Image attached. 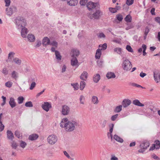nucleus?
Instances as JSON below:
<instances>
[{
  "instance_id": "obj_1",
  "label": "nucleus",
  "mask_w": 160,
  "mask_h": 160,
  "mask_svg": "<svg viewBox=\"0 0 160 160\" xmlns=\"http://www.w3.org/2000/svg\"><path fill=\"white\" fill-rule=\"evenodd\" d=\"M60 124V127L64 128L66 131L71 132L75 129V127L77 126L78 123L75 121H69L67 118H65L62 119Z\"/></svg>"
},
{
  "instance_id": "obj_2",
  "label": "nucleus",
  "mask_w": 160,
  "mask_h": 160,
  "mask_svg": "<svg viewBox=\"0 0 160 160\" xmlns=\"http://www.w3.org/2000/svg\"><path fill=\"white\" fill-rule=\"evenodd\" d=\"M16 24L18 29L24 28L27 23L26 20L23 17H18L16 19Z\"/></svg>"
},
{
  "instance_id": "obj_3",
  "label": "nucleus",
  "mask_w": 160,
  "mask_h": 160,
  "mask_svg": "<svg viewBox=\"0 0 160 160\" xmlns=\"http://www.w3.org/2000/svg\"><path fill=\"white\" fill-rule=\"evenodd\" d=\"M102 15V12L100 10H98L92 14L91 12L88 13L87 16L90 19L97 20L99 19Z\"/></svg>"
},
{
  "instance_id": "obj_4",
  "label": "nucleus",
  "mask_w": 160,
  "mask_h": 160,
  "mask_svg": "<svg viewBox=\"0 0 160 160\" xmlns=\"http://www.w3.org/2000/svg\"><path fill=\"white\" fill-rule=\"evenodd\" d=\"M132 66L131 62L128 59L124 60L122 64V67L123 70L126 72L130 71L132 68Z\"/></svg>"
},
{
  "instance_id": "obj_5",
  "label": "nucleus",
  "mask_w": 160,
  "mask_h": 160,
  "mask_svg": "<svg viewBox=\"0 0 160 160\" xmlns=\"http://www.w3.org/2000/svg\"><path fill=\"white\" fill-rule=\"evenodd\" d=\"M150 145L149 142L147 141L141 143L139 146L140 148L138 151V152L143 153L149 146Z\"/></svg>"
},
{
  "instance_id": "obj_6",
  "label": "nucleus",
  "mask_w": 160,
  "mask_h": 160,
  "mask_svg": "<svg viewBox=\"0 0 160 160\" xmlns=\"http://www.w3.org/2000/svg\"><path fill=\"white\" fill-rule=\"evenodd\" d=\"M48 142L51 145L54 144L58 140L57 137L54 135H49L47 138Z\"/></svg>"
},
{
  "instance_id": "obj_7",
  "label": "nucleus",
  "mask_w": 160,
  "mask_h": 160,
  "mask_svg": "<svg viewBox=\"0 0 160 160\" xmlns=\"http://www.w3.org/2000/svg\"><path fill=\"white\" fill-rule=\"evenodd\" d=\"M70 108L66 105H63L62 106L61 113L63 115H67L70 112Z\"/></svg>"
},
{
  "instance_id": "obj_8",
  "label": "nucleus",
  "mask_w": 160,
  "mask_h": 160,
  "mask_svg": "<svg viewBox=\"0 0 160 160\" xmlns=\"http://www.w3.org/2000/svg\"><path fill=\"white\" fill-rule=\"evenodd\" d=\"M42 107L43 110L48 112L51 108L52 106L50 103L48 102H44L42 105Z\"/></svg>"
},
{
  "instance_id": "obj_9",
  "label": "nucleus",
  "mask_w": 160,
  "mask_h": 160,
  "mask_svg": "<svg viewBox=\"0 0 160 160\" xmlns=\"http://www.w3.org/2000/svg\"><path fill=\"white\" fill-rule=\"evenodd\" d=\"M131 103V101L128 99H124L122 102V106L125 108L129 106Z\"/></svg>"
},
{
  "instance_id": "obj_10",
  "label": "nucleus",
  "mask_w": 160,
  "mask_h": 160,
  "mask_svg": "<svg viewBox=\"0 0 160 160\" xmlns=\"http://www.w3.org/2000/svg\"><path fill=\"white\" fill-rule=\"evenodd\" d=\"M97 3L91 2H89L87 4V7L89 10H90L92 8L96 7Z\"/></svg>"
},
{
  "instance_id": "obj_11",
  "label": "nucleus",
  "mask_w": 160,
  "mask_h": 160,
  "mask_svg": "<svg viewBox=\"0 0 160 160\" xmlns=\"http://www.w3.org/2000/svg\"><path fill=\"white\" fill-rule=\"evenodd\" d=\"M80 54L78 50L76 49H73L71 51L72 57V58L78 57Z\"/></svg>"
},
{
  "instance_id": "obj_12",
  "label": "nucleus",
  "mask_w": 160,
  "mask_h": 160,
  "mask_svg": "<svg viewBox=\"0 0 160 160\" xmlns=\"http://www.w3.org/2000/svg\"><path fill=\"white\" fill-rule=\"evenodd\" d=\"M50 40L47 37H44L42 40V44L43 46H47L49 45Z\"/></svg>"
},
{
  "instance_id": "obj_13",
  "label": "nucleus",
  "mask_w": 160,
  "mask_h": 160,
  "mask_svg": "<svg viewBox=\"0 0 160 160\" xmlns=\"http://www.w3.org/2000/svg\"><path fill=\"white\" fill-rule=\"evenodd\" d=\"M153 77L154 80L157 83L160 82V74L153 72Z\"/></svg>"
},
{
  "instance_id": "obj_14",
  "label": "nucleus",
  "mask_w": 160,
  "mask_h": 160,
  "mask_svg": "<svg viewBox=\"0 0 160 160\" xmlns=\"http://www.w3.org/2000/svg\"><path fill=\"white\" fill-rule=\"evenodd\" d=\"M71 64L73 66H77V67H78V61L76 57L72 58L71 60Z\"/></svg>"
},
{
  "instance_id": "obj_15",
  "label": "nucleus",
  "mask_w": 160,
  "mask_h": 160,
  "mask_svg": "<svg viewBox=\"0 0 160 160\" xmlns=\"http://www.w3.org/2000/svg\"><path fill=\"white\" fill-rule=\"evenodd\" d=\"M21 29V35L23 38H25L26 37L27 34L28 32V29L25 27Z\"/></svg>"
},
{
  "instance_id": "obj_16",
  "label": "nucleus",
  "mask_w": 160,
  "mask_h": 160,
  "mask_svg": "<svg viewBox=\"0 0 160 160\" xmlns=\"http://www.w3.org/2000/svg\"><path fill=\"white\" fill-rule=\"evenodd\" d=\"M9 104L12 108H14L16 106V104L15 102V99L12 97L10 99Z\"/></svg>"
},
{
  "instance_id": "obj_17",
  "label": "nucleus",
  "mask_w": 160,
  "mask_h": 160,
  "mask_svg": "<svg viewBox=\"0 0 160 160\" xmlns=\"http://www.w3.org/2000/svg\"><path fill=\"white\" fill-rule=\"evenodd\" d=\"M88 73L86 71H83L80 76L81 79L86 81L88 78Z\"/></svg>"
},
{
  "instance_id": "obj_18",
  "label": "nucleus",
  "mask_w": 160,
  "mask_h": 160,
  "mask_svg": "<svg viewBox=\"0 0 160 160\" xmlns=\"http://www.w3.org/2000/svg\"><path fill=\"white\" fill-rule=\"evenodd\" d=\"M27 37L28 40L30 42H34L35 41V37L33 34H28L27 35Z\"/></svg>"
},
{
  "instance_id": "obj_19",
  "label": "nucleus",
  "mask_w": 160,
  "mask_h": 160,
  "mask_svg": "<svg viewBox=\"0 0 160 160\" xmlns=\"http://www.w3.org/2000/svg\"><path fill=\"white\" fill-rule=\"evenodd\" d=\"M7 138L8 139L12 140L14 138L13 133L11 131L8 130L7 132Z\"/></svg>"
},
{
  "instance_id": "obj_20",
  "label": "nucleus",
  "mask_w": 160,
  "mask_h": 160,
  "mask_svg": "<svg viewBox=\"0 0 160 160\" xmlns=\"http://www.w3.org/2000/svg\"><path fill=\"white\" fill-rule=\"evenodd\" d=\"M100 79V76L99 74H96L94 75L93 80L94 82L97 83Z\"/></svg>"
},
{
  "instance_id": "obj_21",
  "label": "nucleus",
  "mask_w": 160,
  "mask_h": 160,
  "mask_svg": "<svg viewBox=\"0 0 160 160\" xmlns=\"http://www.w3.org/2000/svg\"><path fill=\"white\" fill-rule=\"evenodd\" d=\"M38 137V135L36 134H33L29 135L28 139L31 141L36 140Z\"/></svg>"
},
{
  "instance_id": "obj_22",
  "label": "nucleus",
  "mask_w": 160,
  "mask_h": 160,
  "mask_svg": "<svg viewBox=\"0 0 160 160\" xmlns=\"http://www.w3.org/2000/svg\"><path fill=\"white\" fill-rule=\"evenodd\" d=\"M106 76L108 78L111 79L115 78L116 75L114 73L112 72H109L107 74Z\"/></svg>"
},
{
  "instance_id": "obj_23",
  "label": "nucleus",
  "mask_w": 160,
  "mask_h": 160,
  "mask_svg": "<svg viewBox=\"0 0 160 160\" xmlns=\"http://www.w3.org/2000/svg\"><path fill=\"white\" fill-rule=\"evenodd\" d=\"M91 101L94 104H97L99 102L98 97L95 96H92L91 98Z\"/></svg>"
},
{
  "instance_id": "obj_24",
  "label": "nucleus",
  "mask_w": 160,
  "mask_h": 160,
  "mask_svg": "<svg viewBox=\"0 0 160 160\" xmlns=\"http://www.w3.org/2000/svg\"><path fill=\"white\" fill-rule=\"evenodd\" d=\"M132 103L140 107H143L144 105L140 102V101L137 99L133 100L132 101Z\"/></svg>"
},
{
  "instance_id": "obj_25",
  "label": "nucleus",
  "mask_w": 160,
  "mask_h": 160,
  "mask_svg": "<svg viewBox=\"0 0 160 160\" xmlns=\"http://www.w3.org/2000/svg\"><path fill=\"white\" fill-rule=\"evenodd\" d=\"M78 1L77 0H70L67 2L68 4L71 6H74L77 5Z\"/></svg>"
},
{
  "instance_id": "obj_26",
  "label": "nucleus",
  "mask_w": 160,
  "mask_h": 160,
  "mask_svg": "<svg viewBox=\"0 0 160 160\" xmlns=\"http://www.w3.org/2000/svg\"><path fill=\"white\" fill-rule=\"evenodd\" d=\"M55 55L56 56V57L57 59V60L58 62L60 61L62 59V56L60 55V52L58 51H55Z\"/></svg>"
},
{
  "instance_id": "obj_27",
  "label": "nucleus",
  "mask_w": 160,
  "mask_h": 160,
  "mask_svg": "<svg viewBox=\"0 0 160 160\" xmlns=\"http://www.w3.org/2000/svg\"><path fill=\"white\" fill-rule=\"evenodd\" d=\"M113 138L116 141L122 143L123 142V140L122 139L116 135H115L114 136Z\"/></svg>"
},
{
  "instance_id": "obj_28",
  "label": "nucleus",
  "mask_w": 160,
  "mask_h": 160,
  "mask_svg": "<svg viewBox=\"0 0 160 160\" xmlns=\"http://www.w3.org/2000/svg\"><path fill=\"white\" fill-rule=\"evenodd\" d=\"M6 11L7 14L9 16L11 15L13 12V11L12 8H7Z\"/></svg>"
},
{
  "instance_id": "obj_29",
  "label": "nucleus",
  "mask_w": 160,
  "mask_h": 160,
  "mask_svg": "<svg viewBox=\"0 0 160 160\" xmlns=\"http://www.w3.org/2000/svg\"><path fill=\"white\" fill-rule=\"evenodd\" d=\"M101 54V52L100 49H98L97 50L95 55V58L96 59H99Z\"/></svg>"
},
{
  "instance_id": "obj_30",
  "label": "nucleus",
  "mask_w": 160,
  "mask_h": 160,
  "mask_svg": "<svg viewBox=\"0 0 160 160\" xmlns=\"http://www.w3.org/2000/svg\"><path fill=\"white\" fill-rule=\"evenodd\" d=\"M122 106L120 105L117 106L114 110V111L116 112H119L122 110Z\"/></svg>"
},
{
  "instance_id": "obj_31",
  "label": "nucleus",
  "mask_w": 160,
  "mask_h": 160,
  "mask_svg": "<svg viewBox=\"0 0 160 160\" xmlns=\"http://www.w3.org/2000/svg\"><path fill=\"white\" fill-rule=\"evenodd\" d=\"M86 85V83L84 81H81L80 83V89L82 90L83 89Z\"/></svg>"
},
{
  "instance_id": "obj_32",
  "label": "nucleus",
  "mask_w": 160,
  "mask_h": 160,
  "mask_svg": "<svg viewBox=\"0 0 160 160\" xmlns=\"http://www.w3.org/2000/svg\"><path fill=\"white\" fill-rule=\"evenodd\" d=\"M124 19L127 22H131L132 21V17L130 14H128L126 17Z\"/></svg>"
},
{
  "instance_id": "obj_33",
  "label": "nucleus",
  "mask_w": 160,
  "mask_h": 160,
  "mask_svg": "<svg viewBox=\"0 0 160 160\" xmlns=\"http://www.w3.org/2000/svg\"><path fill=\"white\" fill-rule=\"evenodd\" d=\"M19 142L20 146L22 148H24L27 145V143L23 141H20Z\"/></svg>"
},
{
  "instance_id": "obj_34",
  "label": "nucleus",
  "mask_w": 160,
  "mask_h": 160,
  "mask_svg": "<svg viewBox=\"0 0 160 160\" xmlns=\"http://www.w3.org/2000/svg\"><path fill=\"white\" fill-rule=\"evenodd\" d=\"M11 76L12 78L16 80L18 77V73L15 71H13L11 73Z\"/></svg>"
},
{
  "instance_id": "obj_35",
  "label": "nucleus",
  "mask_w": 160,
  "mask_h": 160,
  "mask_svg": "<svg viewBox=\"0 0 160 160\" xmlns=\"http://www.w3.org/2000/svg\"><path fill=\"white\" fill-rule=\"evenodd\" d=\"M99 47H101L100 49L101 50H104L106 49L107 47V44L106 43H104L103 44H101L99 45Z\"/></svg>"
},
{
  "instance_id": "obj_36",
  "label": "nucleus",
  "mask_w": 160,
  "mask_h": 160,
  "mask_svg": "<svg viewBox=\"0 0 160 160\" xmlns=\"http://www.w3.org/2000/svg\"><path fill=\"white\" fill-rule=\"evenodd\" d=\"M13 61L16 64L20 65L21 63V61L18 58H15L13 59Z\"/></svg>"
},
{
  "instance_id": "obj_37",
  "label": "nucleus",
  "mask_w": 160,
  "mask_h": 160,
  "mask_svg": "<svg viewBox=\"0 0 160 160\" xmlns=\"http://www.w3.org/2000/svg\"><path fill=\"white\" fill-rule=\"evenodd\" d=\"M24 100V98L22 96H20L17 99L18 103V104H22L23 103Z\"/></svg>"
},
{
  "instance_id": "obj_38",
  "label": "nucleus",
  "mask_w": 160,
  "mask_h": 160,
  "mask_svg": "<svg viewBox=\"0 0 160 160\" xmlns=\"http://www.w3.org/2000/svg\"><path fill=\"white\" fill-rule=\"evenodd\" d=\"M107 122V121L106 120H104L102 121L100 123L101 127L102 128H105Z\"/></svg>"
},
{
  "instance_id": "obj_39",
  "label": "nucleus",
  "mask_w": 160,
  "mask_h": 160,
  "mask_svg": "<svg viewBox=\"0 0 160 160\" xmlns=\"http://www.w3.org/2000/svg\"><path fill=\"white\" fill-rule=\"evenodd\" d=\"M155 144L156 149H159L160 148V142L159 141L157 140L155 141Z\"/></svg>"
},
{
  "instance_id": "obj_40",
  "label": "nucleus",
  "mask_w": 160,
  "mask_h": 160,
  "mask_svg": "<svg viewBox=\"0 0 160 160\" xmlns=\"http://www.w3.org/2000/svg\"><path fill=\"white\" fill-rule=\"evenodd\" d=\"M142 48L143 49V55L144 56H145L146 55V54H147L146 52H145V51H146V48H147V46H146V45H145L144 44H143L142 45Z\"/></svg>"
},
{
  "instance_id": "obj_41",
  "label": "nucleus",
  "mask_w": 160,
  "mask_h": 160,
  "mask_svg": "<svg viewBox=\"0 0 160 160\" xmlns=\"http://www.w3.org/2000/svg\"><path fill=\"white\" fill-rule=\"evenodd\" d=\"M114 51L117 52L118 53L120 54L122 53V49L120 48H115L114 49Z\"/></svg>"
},
{
  "instance_id": "obj_42",
  "label": "nucleus",
  "mask_w": 160,
  "mask_h": 160,
  "mask_svg": "<svg viewBox=\"0 0 160 160\" xmlns=\"http://www.w3.org/2000/svg\"><path fill=\"white\" fill-rule=\"evenodd\" d=\"M2 72L5 75H8L9 72L8 70L6 68H3Z\"/></svg>"
},
{
  "instance_id": "obj_43",
  "label": "nucleus",
  "mask_w": 160,
  "mask_h": 160,
  "mask_svg": "<svg viewBox=\"0 0 160 160\" xmlns=\"http://www.w3.org/2000/svg\"><path fill=\"white\" fill-rule=\"evenodd\" d=\"M25 105L26 107H33V104L31 101L27 102Z\"/></svg>"
},
{
  "instance_id": "obj_44",
  "label": "nucleus",
  "mask_w": 160,
  "mask_h": 160,
  "mask_svg": "<svg viewBox=\"0 0 160 160\" xmlns=\"http://www.w3.org/2000/svg\"><path fill=\"white\" fill-rule=\"evenodd\" d=\"M12 85V82L10 81H8L5 83V86L8 88H11Z\"/></svg>"
},
{
  "instance_id": "obj_45",
  "label": "nucleus",
  "mask_w": 160,
  "mask_h": 160,
  "mask_svg": "<svg viewBox=\"0 0 160 160\" xmlns=\"http://www.w3.org/2000/svg\"><path fill=\"white\" fill-rule=\"evenodd\" d=\"M71 85L73 87L74 90H77L78 89L79 85L78 83H72Z\"/></svg>"
},
{
  "instance_id": "obj_46",
  "label": "nucleus",
  "mask_w": 160,
  "mask_h": 160,
  "mask_svg": "<svg viewBox=\"0 0 160 160\" xmlns=\"http://www.w3.org/2000/svg\"><path fill=\"white\" fill-rule=\"evenodd\" d=\"M84 97L82 95L81 96L80 98V103L82 104H84Z\"/></svg>"
},
{
  "instance_id": "obj_47",
  "label": "nucleus",
  "mask_w": 160,
  "mask_h": 160,
  "mask_svg": "<svg viewBox=\"0 0 160 160\" xmlns=\"http://www.w3.org/2000/svg\"><path fill=\"white\" fill-rule=\"evenodd\" d=\"M117 18L119 21H121L123 18L122 15L121 14H118L117 15Z\"/></svg>"
},
{
  "instance_id": "obj_48",
  "label": "nucleus",
  "mask_w": 160,
  "mask_h": 160,
  "mask_svg": "<svg viewBox=\"0 0 160 160\" xmlns=\"http://www.w3.org/2000/svg\"><path fill=\"white\" fill-rule=\"evenodd\" d=\"M126 49L129 52H133V50L131 47L129 45H127L126 47Z\"/></svg>"
},
{
  "instance_id": "obj_49",
  "label": "nucleus",
  "mask_w": 160,
  "mask_h": 160,
  "mask_svg": "<svg viewBox=\"0 0 160 160\" xmlns=\"http://www.w3.org/2000/svg\"><path fill=\"white\" fill-rule=\"evenodd\" d=\"M118 114H117L114 115H112L111 117V120L112 121H114L116 120L117 118H118Z\"/></svg>"
},
{
  "instance_id": "obj_50",
  "label": "nucleus",
  "mask_w": 160,
  "mask_h": 160,
  "mask_svg": "<svg viewBox=\"0 0 160 160\" xmlns=\"http://www.w3.org/2000/svg\"><path fill=\"white\" fill-rule=\"evenodd\" d=\"M134 2V0H127L126 3L129 6L132 5Z\"/></svg>"
},
{
  "instance_id": "obj_51",
  "label": "nucleus",
  "mask_w": 160,
  "mask_h": 160,
  "mask_svg": "<svg viewBox=\"0 0 160 160\" xmlns=\"http://www.w3.org/2000/svg\"><path fill=\"white\" fill-rule=\"evenodd\" d=\"M11 146L13 148H14V149H16L17 148L18 145L15 142L13 141L12 142Z\"/></svg>"
},
{
  "instance_id": "obj_52",
  "label": "nucleus",
  "mask_w": 160,
  "mask_h": 160,
  "mask_svg": "<svg viewBox=\"0 0 160 160\" xmlns=\"http://www.w3.org/2000/svg\"><path fill=\"white\" fill-rule=\"evenodd\" d=\"M15 135L18 138H20L21 135L20 132L18 131H16L15 132Z\"/></svg>"
},
{
  "instance_id": "obj_53",
  "label": "nucleus",
  "mask_w": 160,
  "mask_h": 160,
  "mask_svg": "<svg viewBox=\"0 0 160 160\" xmlns=\"http://www.w3.org/2000/svg\"><path fill=\"white\" fill-rule=\"evenodd\" d=\"M131 85L137 88H143V87H142V86H141L140 85H139L138 84L136 83H131Z\"/></svg>"
},
{
  "instance_id": "obj_54",
  "label": "nucleus",
  "mask_w": 160,
  "mask_h": 160,
  "mask_svg": "<svg viewBox=\"0 0 160 160\" xmlns=\"http://www.w3.org/2000/svg\"><path fill=\"white\" fill-rule=\"evenodd\" d=\"M49 45L57 47L58 46V43L55 41H53L52 42H50Z\"/></svg>"
},
{
  "instance_id": "obj_55",
  "label": "nucleus",
  "mask_w": 160,
  "mask_h": 160,
  "mask_svg": "<svg viewBox=\"0 0 160 160\" xmlns=\"http://www.w3.org/2000/svg\"><path fill=\"white\" fill-rule=\"evenodd\" d=\"M109 11L112 13H114L117 12L115 8H109Z\"/></svg>"
},
{
  "instance_id": "obj_56",
  "label": "nucleus",
  "mask_w": 160,
  "mask_h": 160,
  "mask_svg": "<svg viewBox=\"0 0 160 160\" xmlns=\"http://www.w3.org/2000/svg\"><path fill=\"white\" fill-rule=\"evenodd\" d=\"M36 85V83L35 82H32L30 85V89L32 90L35 87Z\"/></svg>"
},
{
  "instance_id": "obj_57",
  "label": "nucleus",
  "mask_w": 160,
  "mask_h": 160,
  "mask_svg": "<svg viewBox=\"0 0 160 160\" xmlns=\"http://www.w3.org/2000/svg\"><path fill=\"white\" fill-rule=\"evenodd\" d=\"M87 2V0H80V3L81 5H85Z\"/></svg>"
},
{
  "instance_id": "obj_58",
  "label": "nucleus",
  "mask_w": 160,
  "mask_h": 160,
  "mask_svg": "<svg viewBox=\"0 0 160 160\" xmlns=\"http://www.w3.org/2000/svg\"><path fill=\"white\" fill-rule=\"evenodd\" d=\"M98 37L100 38H105L106 36L103 33L101 32L99 34Z\"/></svg>"
},
{
  "instance_id": "obj_59",
  "label": "nucleus",
  "mask_w": 160,
  "mask_h": 160,
  "mask_svg": "<svg viewBox=\"0 0 160 160\" xmlns=\"http://www.w3.org/2000/svg\"><path fill=\"white\" fill-rule=\"evenodd\" d=\"M2 98L3 100V102L1 104V105L2 106L4 105L6 103V98L4 96H2Z\"/></svg>"
},
{
  "instance_id": "obj_60",
  "label": "nucleus",
  "mask_w": 160,
  "mask_h": 160,
  "mask_svg": "<svg viewBox=\"0 0 160 160\" xmlns=\"http://www.w3.org/2000/svg\"><path fill=\"white\" fill-rule=\"evenodd\" d=\"M41 44V41L39 40L37 41V43L35 45V47L36 48L39 47Z\"/></svg>"
},
{
  "instance_id": "obj_61",
  "label": "nucleus",
  "mask_w": 160,
  "mask_h": 160,
  "mask_svg": "<svg viewBox=\"0 0 160 160\" xmlns=\"http://www.w3.org/2000/svg\"><path fill=\"white\" fill-rule=\"evenodd\" d=\"M4 128V126L2 124V122H0V132L2 131Z\"/></svg>"
},
{
  "instance_id": "obj_62",
  "label": "nucleus",
  "mask_w": 160,
  "mask_h": 160,
  "mask_svg": "<svg viewBox=\"0 0 160 160\" xmlns=\"http://www.w3.org/2000/svg\"><path fill=\"white\" fill-rule=\"evenodd\" d=\"M5 2L6 3V6L8 7L10 5L11 2L10 0H5Z\"/></svg>"
},
{
  "instance_id": "obj_63",
  "label": "nucleus",
  "mask_w": 160,
  "mask_h": 160,
  "mask_svg": "<svg viewBox=\"0 0 160 160\" xmlns=\"http://www.w3.org/2000/svg\"><path fill=\"white\" fill-rule=\"evenodd\" d=\"M150 31V30L149 28L148 27H146L145 28V32H144V34L148 35V33Z\"/></svg>"
},
{
  "instance_id": "obj_64",
  "label": "nucleus",
  "mask_w": 160,
  "mask_h": 160,
  "mask_svg": "<svg viewBox=\"0 0 160 160\" xmlns=\"http://www.w3.org/2000/svg\"><path fill=\"white\" fill-rule=\"evenodd\" d=\"M155 21L160 25V17H157L155 18Z\"/></svg>"
}]
</instances>
